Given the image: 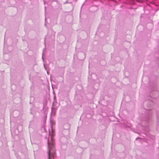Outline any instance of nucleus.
I'll use <instances>...</instances> for the list:
<instances>
[{
  "label": "nucleus",
  "mask_w": 159,
  "mask_h": 159,
  "mask_svg": "<svg viewBox=\"0 0 159 159\" xmlns=\"http://www.w3.org/2000/svg\"><path fill=\"white\" fill-rule=\"evenodd\" d=\"M51 150L49 148L48 152V159H51V157H52V156L51 154Z\"/></svg>",
  "instance_id": "obj_1"
}]
</instances>
